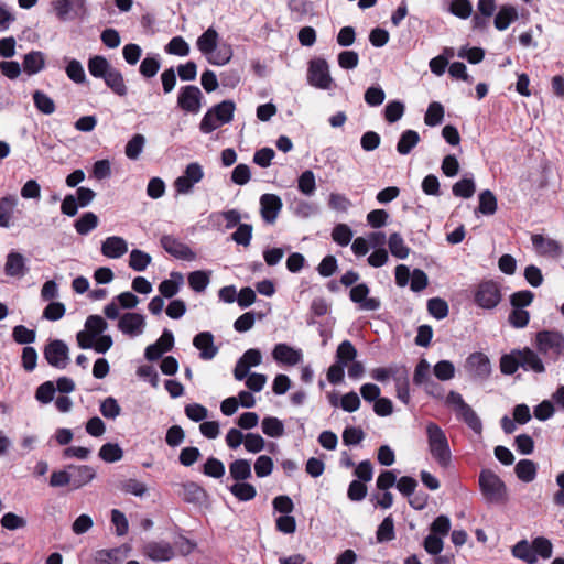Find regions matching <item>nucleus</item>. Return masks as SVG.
Returning <instances> with one entry per match:
<instances>
[{
	"instance_id": "f257e3e1",
	"label": "nucleus",
	"mask_w": 564,
	"mask_h": 564,
	"mask_svg": "<svg viewBox=\"0 0 564 564\" xmlns=\"http://www.w3.org/2000/svg\"><path fill=\"white\" fill-rule=\"evenodd\" d=\"M425 430L431 456L442 468H447L452 462V453L445 432L434 422H429Z\"/></svg>"
},
{
	"instance_id": "f03ea898",
	"label": "nucleus",
	"mask_w": 564,
	"mask_h": 564,
	"mask_svg": "<svg viewBox=\"0 0 564 564\" xmlns=\"http://www.w3.org/2000/svg\"><path fill=\"white\" fill-rule=\"evenodd\" d=\"M445 404L455 412L458 420L463 421L476 434H481L482 423L480 417L473 408L465 402L460 393L449 391L445 399Z\"/></svg>"
},
{
	"instance_id": "7ed1b4c3",
	"label": "nucleus",
	"mask_w": 564,
	"mask_h": 564,
	"mask_svg": "<svg viewBox=\"0 0 564 564\" xmlns=\"http://www.w3.org/2000/svg\"><path fill=\"white\" fill-rule=\"evenodd\" d=\"M480 492L489 503H500L507 500V487L502 479L490 469H482L479 474Z\"/></svg>"
},
{
	"instance_id": "20e7f679",
	"label": "nucleus",
	"mask_w": 564,
	"mask_h": 564,
	"mask_svg": "<svg viewBox=\"0 0 564 564\" xmlns=\"http://www.w3.org/2000/svg\"><path fill=\"white\" fill-rule=\"evenodd\" d=\"M236 106L231 100H224L210 108L200 121V131L210 133L219 127L230 122L234 118Z\"/></svg>"
},
{
	"instance_id": "39448f33",
	"label": "nucleus",
	"mask_w": 564,
	"mask_h": 564,
	"mask_svg": "<svg viewBox=\"0 0 564 564\" xmlns=\"http://www.w3.org/2000/svg\"><path fill=\"white\" fill-rule=\"evenodd\" d=\"M502 300L501 286L497 281L480 282L474 293L475 303L484 310L496 308Z\"/></svg>"
},
{
	"instance_id": "423d86ee",
	"label": "nucleus",
	"mask_w": 564,
	"mask_h": 564,
	"mask_svg": "<svg viewBox=\"0 0 564 564\" xmlns=\"http://www.w3.org/2000/svg\"><path fill=\"white\" fill-rule=\"evenodd\" d=\"M536 349L553 358L564 355V335L558 330H541L535 337Z\"/></svg>"
},
{
	"instance_id": "0eeeda50",
	"label": "nucleus",
	"mask_w": 564,
	"mask_h": 564,
	"mask_svg": "<svg viewBox=\"0 0 564 564\" xmlns=\"http://www.w3.org/2000/svg\"><path fill=\"white\" fill-rule=\"evenodd\" d=\"M203 178V166L197 162H193L189 163L185 167L183 174L174 181L173 186L177 194L188 195L193 192L194 186L198 184Z\"/></svg>"
},
{
	"instance_id": "6e6552de",
	"label": "nucleus",
	"mask_w": 564,
	"mask_h": 564,
	"mask_svg": "<svg viewBox=\"0 0 564 564\" xmlns=\"http://www.w3.org/2000/svg\"><path fill=\"white\" fill-rule=\"evenodd\" d=\"M307 82L318 89H330L333 78L329 74V66L323 58H315L310 62L307 70Z\"/></svg>"
},
{
	"instance_id": "1a4fd4ad",
	"label": "nucleus",
	"mask_w": 564,
	"mask_h": 564,
	"mask_svg": "<svg viewBox=\"0 0 564 564\" xmlns=\"http://www.w3.org/2000/svg\"><path fill=\"white\" fill-rule=\"evenodd\" d=\"M52 7L61 21L82 18L87 13L86 0H55Z\"/></svg>"
},
{
	"instance_id": "9d476101",
	"label": "nucleus",
	"mask_w": 564,
	"mask_h": 564,
	"mask_svg": "<svg viewBox=\"0 0 564 564\" xmlns=\"http://www.w3.org/2000/svg\"><path fill=\"white\" fill-rule=\"evenodd\" d=\"M465 370L474 380L484 381L491 373V362L487 355L474 352L465 361Z\"/></svg>"
},
{
	"instance_id": "9b49d317",
	"label": "nucleus",
	"mask_w": 564,
	"mask_h": 564,
	"mask_svg": "<svg viewBox=\"0 0 564 564\" xmlns=\"http://www.w3.org/2000/svg\"><path fill=\"white\" fill-rule=\"evenodd\" d=\"M46 361L57 369H64L68 365V347L59 339L50 341L44 349Z\"/></svg>"
},
{
	"instance_id": "f8f14e48",
	"label": "nucleus",
	"mask_w": 564,
	"mask_h": 564,
	"mask_svg": "<svg viewBox=\"0 0 564 564\" xmlns=\"http://www.w3.org/2000/svg\"><path fill=\"white\" fill-rule=\"evenodd\" d=\"M203 94L197 86L188 85L181 88L177 105L184 111L197 113L202 108Z\"/></svg>"
},
{
	"instance_id": "ddd939ff",
	"label": "nucleus",
	"mask_w": 564,
	"mask_h": 564,
	"mask_svg": "<svg viewBox=\"0 0 564 564\" xmlns=\"http://www.w3.org/2000/svg\"><path fill=\"white\" fill-rule=\"evenodd\" d=\"M139 303V299L131 292H122L117 295L109 304L104 308V314L109 319H116L120 316V308L131 310Z\"/></svg>"
},
{
	"instance_id": "4468645a",
	"label": "nucleus",
	"mask_w": 564,
	"mask_h": 564,
	"mask_svg": "<svg viewBox=\"0 0 564 564\" xmlns=\"http://www.w3.org/2000/svg\"><path fill=\"white\" fill-rule=\"evenodd\" d=\"M161 246L167 253L177 259L185 261L196 259V253L186 243L171 235H165L161 238Z\"/></svg>"
},
{
	"instance_id": "2eb2a0df",
	"label": "nucleus",
	"mask_w": 564,
	"mask_h": 564,
	"mask_svg": "<svg viewBox=\"0 0 564 564\" xmlns=\"http://www.w3.org/2000/svg\"><path fill=\"white\" fill-rule=\"evenodd\" d=\"M282 207V199L275 194H263L260 197V213L267 224L275 223Z\"/></svg>"
},
{
	"instance_id": "dca6fc26",
	"label": "nucleus",
	"mask_w": 564,
	"mask_h": 564,
	"mask_svg": "<svg viewBox=\"0 0 564 564\" xmlns=\"http://www.w3.org/2000/svg\"><path fill=\"white\" fill-rule=\"evenodd\" d=\"M272 358L286 366H295L303 359V352L301 349H296L288 344H276L272 350Z\"/></svg>"
},
{
	"instance_id": "f3484780",
	"label": "nucleus",
	"mask_w": 564,
	"mask_h": 564,
	"mask_svg": "<svg viewBox=\"0 0 564 564\" xmlns=\"http://www.w3.org/2000/svg\"><path fill=\"white\" fill-rule=\"evenodd\" d=\"M369 288L360 283L351 288L349 297L354 303H358L364 311H377L380 307V301L376 297H368Z\"/></svg>"
},
{
	"instance_id": "a211bd4d",
	"label": "nucleus",
	"mask_w": 564,
	"mask_h": 564,
	"mask_svg": "<svg viewBox=\"0 0 564 564\" xmlns=\"http://www.w3.org/2000/svg\"><path fill=\"white\" fill-rule=\"evenodd\" d=\"M193 345L199 350V357L210 360L218 354V347L214 344V335L210 332H202L193 339Z\"/></svg>"
},
{
	"instance_id": "6ab92c4d",
	"label": "nucleus",
	"mask_w": 564,
	"mask_h": 564,
	"mask_svg": "<svg viewBox=\"0 0 564 564\" xmlns=\"http://www.w3.org/2000/svg\"><path fill=\"white\" fill-rule=\"evenodd\" d=\"M531 241L534 250L541 256L558 257L562 253L560 242L552 238L535 234L532 235Z\"/></svg>"
},
{
	"instance_id": "aec40b11",
	"label": "nucleus",
	"mask_w": 564,
	"mask_h": 564,
	"mask_svg": "<svg viewBox=\"0 0 564 564\" xmlns=\"http://www.w3.org/2000/svg\"><path fill=\"white\" fill-rule=\"evenodd\" d=\"M145 555L152 561H169L175 552L169 542H150L143 547Z\"/></svg>"
},
{
	"instance_id": "412c9836",
	"label": "nucleus",
	"mask_w": 564,
	"mask_h": 564,
	"mask_svg": "<svg viewBox=\"0 0 564 564\" xmlns=\"http://www.w3.org/2000/svg\"><path fill=\"white\" fill-rule=\"evenodd\" d=\"M128 252L127 241L118 236L106 238L101 243V253L110 259L121 258Z\"/></svg>"
},
{
	"instance_id": "4be33fe9",
	"label": "nucleus",
	"mask_w": 564,
	"mask_h": 564,
	"mask_svg": "<svg viewBox=\"0 0 564 564\" xmlns=\"http://www.w3.org/2000/svg\"><path fill=\"white\" fill-rule=\"evenodd\" d=\"M431 366L426 359H421L415 367L413 382L417 386H424L425 390L429 393L434 392V388H437V383H435L430 376Z\"/></svg>"
},
{
	"instance_id": "5701e85b",
	"label": "nucleus",
	"mask_w": 564,
	"mask_h": 564,
	"mask_svg": "<svg viewBox=\"0 0 564 564\" xmlns=\"http://www.w3.org/2000/svg\"><path fill=\"white\" fill-rule=\"evenodd\" d=\"M45 67V54L41 51H31L23 57L22 69L28 76L42 72Z\"/></svg>"
},
{
	"instance_id": "b1692460",
	"label": "nucleus",
	"mask_w": 564,
	"mask_h": 564,
	"mask_svg": "<svg viewBox=\"0 0 564 564\" xmlns=\"http://www.w3.org/2000/svg\"><path fill=\"white\" fill-rule=\"evenodd\" d=\"M72 485L75 489L89 484L96 477V470L88 465L69 466Z\"/></svg>"
},
{
	"instance_id": "393cba45",
	"label": "nucleus",
	"mask_w": 564,
	"mask_h": 564,
	"mask_svg": "<svg viewBox=\"0 0 564 564\" xmlns=\"http://www.w3.org/2000/svg\"><path fill=\"white\" fill-rule=\"evenodd\" d=\"M520 366L524 371L542 373L545 371L544 364L539 355L530 348L520 349Z\"/></svg>"
},
{
	"instance_id": "a878e982",
	"label": "nucleus",
	"mask_w": 564,
	"mask_h": 564,
	"mask_svg": "<svg viewBox=\"0 0 564 564\" xmlns=\"http://www.w3.org/2000/svg\"><path fill=\"white\" fill-rule=\"evenodd\" d=\"M25 259L20 252L12 251L7 256L4 272L9 276H23L25 274Z\"/></svg>"
},
{
	"instance_id": "bb28decb",
	"label": "nucleus",
	"mask_w": 564,
	"mask_h": 564,
	"mask_svg": "<svg viewBox=\"0 0 564 564\" xmlns=\"http://www.w3.org/2000/svg\"><path fill=\"white\" fill-rule=\"evenodd\" d=\"M19 204L15 195H7L0 198V227L9 228L11 226V217Z\"/></svg>"
},
{
	"instance_id": "cd10ccee",
	"label": "nucleus",
	"mask_w": 564,
	"mask_h": 564,
	"mask_svg": "<svg viewBox=\"0 0 564 564\" xmlns=\"http://www.w3.org/2000/svg\"><path fill=\"white\" fill-rule=\"evenodd\" d=\"M118 328L126 335L137 336L141 327V315L137 313H124L120 315Z\"/></svg>"
},
{
	"instance_id": "c85d7f7f",
	"label": "nucleus",
	"mask_w": 564,
	"mask_h": 564,
	"mask_svg": "<svg viewBox=\"0 0 564 564\" xmlns=\"http://www.w3.org/2000/svg\"><path fill=\"white\" fill-rule=\"evenodd\" d=\"M219 35L214 28H208L196 42L197 48L203 55L213 53L218 45Z\"/></svg>"
},
{
	"instance_id": "c756f323",
	"label": "nucleus",
	"mask_w": 564,
	"mask_h": 564,
	"mask_svg": "<svg viewBox=\"0 0 564 564\" xmlns=\"http://www.w3.org/2000/svg\"><path fill=\"white\" fill-rule=\"evenodd\" d=\"M183 283V274L181 272H172L170 279L164 280L160 283L159 291L163 296L170 299L178 292Z\"/></svg>"
},
{
	"instance_id": "7c9ffc66",
	"label": "nucleus",
	"mask_w": 564,
	"mask_h": 564,
	"mask_svg": "<svg viewBox=\"0 0 564 564\" xmlns=\"http://www.w3.org/2000/svg\"><path fill=\"white\" fill-rule=\"evenodd\" d=\"M518 10L513 6H502L495 18V26L499 31H503L518 20Z\"/></svg>"
},
{
	"instance_id": "2f4dec72",
	"label": "nucleus",
	"mask_w": 564,
	"mask_h": 564,
	"mask_svg": "<svg viewBox=\"0 0 564 564\" xmlns=\"http://www.w3.org/2000/svg\"><path fill=\"white\" fill-rule=\"evenodd\" d=\"M420 142V135L414 130H405L402 132L398 144H397V151L401 155L409 154Z\"/></svg>"
},
{
	"instance_id": "473e14b6",
	"label": "nucleus",
	"mask_w": 564,
	"mask_h": 564,
	"mask_svg": "<svg viewBox=\"0 0 564 564\" xmlns=\"http://www.w3.org/2000/svg\"><path fill=\"white\" fill-rule=\"evenodd\" d=\"M388 246L391 254L398 259H406L410 254V248L405 245L404 239L399 232L389 236Z\"/></svg>"
},
{
	"instance_id": "72a5a7b5",
	"label": "nucleus",
	"mask_w": 564,
	"mask_h": 564,
	"mask_svg": "<svg viewBox=\"0 0 564 564\" xmlns=\"http://www.w3.org/2000/svg\"><path fill=\"white\" fill-rule=\"evenodd\" d=\"M511 552L516 558L522 560L528 564H535L538 562L535 553L532 550V543L530 544L527 540H521L516 543Z\"/></svg>"
},
{
	"instance_id": "f704fd0d",
	"label": "nucleus",
	"mask_w": 564,
	"mask_h": 564,
	"mask_svg": "<svg viewBox=\"0 0 564 564\" xmlns=\"http://www.w3.org/2000/svg\"><path fill=\"white\" fill-rule=\"evenodd\" d=\"M229 474L236 481H243L251 477V464L247 459H236L229 465Z\"/></svg>"
},
{
	"instance_id": "c9c22d12",
	"label": "nucleus",
	"mask_w": 564,
	"mask_h": 564,
	"mask_svg": "<svg viewBox=\"0 0 564 564\" xmlns=\"http://www.w3.org/2000/svg\"><path fill=\"white\" fill-rule=\"evenodd\" d=\"M521 352L520 349H514L500 358V370L503 375H513L519 368Z\"/></svg>"
},
{
	"instance_id": "e433bc0d",
	"label": "nucleus",
	"mask_w": 564,
	"mask_h": 564,
	"mask_svg": "<svg viewBox=\"0 0 564 564\" xmlns=\"http://www.w3.org/2000/svg\"><path fill=\"white\" fill-rule=\"evenodd\" d=\"M514 471L520 480L531 482L536 476V464L530 459H521L516 465Z\"/></svg>"
},
{
	"instance_id": "4c0bfd02",
	"label": "nucleus",
	"mask_w": 564,
	"mask_h": 564,
	"mask_svg": "<svg viewBox=\"0 0 564 564\" xmlns=\"http://www.w3.org/2000/svg\"><path fill=\"white\" fill-rule=\"evenodd\" d=\"M207 61L217 66L226 65L232 57V50L230 45L221 44L217 45V48L205 56Z\"/></svg>"
},
{
	"instance_id": "58836bf2",
	"label": "nucleus",
	"mask_w": 564,
	"mask_h": 564,
	"mask_svg": "<svg viewBox=\"0 0 564 564\" xmlns=\"http://www.w3.org/2000/svg\"><path fill=\"white\" fill-rule=\"evenodd\" d=\"M112 68L110 63L104 56H94L88 61V70L96 78H104Z\"/></svg>"
},
{
	"instance_id": "ea45409f",
	"label": "nucleus",
	"mask_w": 564,
	"mask_h": 564,
	"mask_svg": "<svg viewBox=\"0 0 564 564\" xmlns=\"http://www.w3.org/2000/svg\"><path fill=\"white\" fill-rule=\"evenodd\" d=\"M98 225V217L91 212L83 214L79 219L75 221V229L79 235H87Z\"/></svg>"
},
{
	"instance_id": "a19ab883",
	"label": "nucleus",
	"mask_w": 564,
	"mask_h": 564,
	"mask_svg": "<svg viewBox=\"0 0 564 564\" xmlns=\"http://www.w3.org/2000/svg\"><path fill=\"white\" fill-rule=\"evenodd\" d=\"M262 432L270 437H281L284 434V425L274 416H267L261 422Z\"/></svg>"
},
{
	"instance_id": "79ce46f5",
	"label": "nucleus",
	"mask_w": 564,
	"mask_h": 564,
	"mask_svg": "<svg viewBox=\"0 0 564 564\" xmlns=\"http://www.w3.org/2000/svg\"><path fill=\"white\" fill-rule=\"evenodd\" d=\"M231 494L241 501L252 500L257 495V489L253 485L243 481H237L230 487Z\"/></svg>"
},
{
	"instance_id": "37998d69",
	"label": "nucleus",
	"mask_w": 564,
	"mask_h": 564,
	"mask_svg": "<svg viewBox=\"0 0 564 564\" xmlns=\"http://www.w3.org/2000/svg\"><path fill=\"white\" fill-rule=\"evenodd\" d=\"M357 350L349 340H344L339 344L336 350V362L347 366L348 362L355 361Z\"/></svg>"
},
{
	"instance_id": "c03bdc74",
	"label": "nucleus",
	"mask_w": 564,
	"mask_h": 564,
	"mask_svg": "<svg viewBox=\"0 0 564 564\" xmlns=\"http://www.w3.org/2000/svg\"><path fill=\"white\" fill-rule=\"evenodd\" d=\"M376 538L379 543L389 542L395 538L394 521L391 516L386 517L379 524Z\"/></svg>"
},
{
	"instance_id": "a18cd8bd",
	"label": "nucleus",
	"mask_w": 564,
	"mask_h": 564,
	"mask_svg": "<svg viewBox=\"0 0 564 564\" xmlns=\"http://www.w3.org/2000/svg\"><path fill=\"white\" fill-rule=\"evenodd\" d=\"M122 456L123 452L116 443H106L99 449V457L106 463L119 462Z\"/></svg>"
},
{
	"instance_id": "49530a36",
	"label": "nucleus",
	"mask_w": 564,
	"mask_h": 564,
	"mask_svg": "<svg viewBox=\"0 0 564 564\" xmlns=\"http://www.w3.org/2000/svg\"><path fill=\"white\" fill-rule=\"evenodd\" d=\"M444 119V108L440 102H431L427 107L424 122L429 127H435L442 123Z\"/></svg>"
},
{
	"instance_id": "de8ad7c7",
	"label": "nucleus",
	"mask_w": 564,
	"mask_h": 564,
	"mask_svg": "<svg viewBox=\"0 0 564 564\" xmlns=\"http://www.w3.org/2000/svg\"><path fill=\"white\" fill-rule=\"evenodd\" d=\"M478 210L484 215H494L497 210V198L494 193L486 189L479 195Z\"/></svg>"
},
{
	"instance_id": "09e8293b",
	"label": "nucleus",
	"mask_w": 564,
	"mask_h": 564,
	"mask_svg": "<svg viewBox=\"0 0 564 564\" xmlns=\"http://www.w3.org/2000/svg\"><path fill=\"white\" fill-rule=\"evenodd\" d=\"M354 232L351 228L346 224H338L333 228L332 238L333 240L341 246H348L352 239Z\"/></svg>"
},
{
	"instance_id": "8fccbe9b",
	"label": "nucleus",
	"mask_w": 564,
	"mask_h": 564,
	"mask_svg": "<svg viewBox=\"0 0 564 564\" xmlns=\"http://www.w3.org/2000/svg\"><path fill=\"white\" fill-rule=\"evenodd\" d=\"M34 105L44 115H52L55 111L54 100L41 90L33 94Z\"/></svg>"
},
{
	"instance_id": "3c124183",
	"label": "nucleus",
	"mask_w": 564,
	"mask_h": 564,
	"mask_svg": "<svg viewBox=\"0 0 564 564\" xmlns=\"http://www.w3.org/2000/svg\"><path fill=\"white\" fill-rule=\"evenodd\" d=\"M297 187L299 191L306 196L314 194L316 189V180L314 173L311 170H306L300 175Z\"/></svg>"
},
{
	"instance_id": "603ef678",
	"label": "nucleus",
	"mask_w": 564,
	"mask_h": 564,
	"mask_svg": "<svg viewBox=\"0 0 564 564\" xmlns=\"http://www.w3.org/2000/svg\"><path fill=\"white\" fill-rule=\"evenodd\" d=\"M209 273L206 271H194L188 274V284L195 292H204L209 284Z\"/></svg>"
},
{
	"instance_id": "864d4df0",
	"label": "nucleus",
	"mask_w": 564,
	"mask_h": 564,
	"mask_svg": "<svg viewBox=\"0 0 564 564\" xmlns=\"http://www.w3.org/2000/svg\"><path fill=\"white\" fill-rule=\"evenodd\" d=\"M427 311L436 319H443L448 315V304L441 297H432L427 301Z\"/></svg>"
},
{
	"instance_id": "5fc2aeb1",
	"label": "nucleus",
	"mask_w": 564,
	"mask_h": 564,
	"mask_svg": "<svg viewBox=\"0 0 564 564\" xmlns=\"http://www.w3.org/2000/svg\"><path fill=\"white\" fill-rule=\"evenodd\" d=\"M165 52L184 57L189 54V45L182 36H174L165 46Z\"/></svg>"
},
{
	"instance_id": "6e6d98bb",
	"label": "nucleus",
	"mask_w": 564,
	"mask_h": 564,
	"mask_svg": "<svg viewBox=\"0 0 564 564\" xmlns=\"http://www.w3.org/2000/svg\"><path fill=\"white\" fill-rule=\"evenodd\" d=\"M102 79L115 93L119 95L126 94L122 75L116 68L112 67Z\"/></svg>"
},
{
	"instance_id": "4d7b16f0",
	"label": "nucleus",
	"mask_w": 564,
	"mask_h": 564,
	"mask_svg": "<svg viewBox=\"0 0 564 564\" xmlns=\"http://www.w3.org/2000/svg\"><path fill=\"white\" fill-rule=\"evenodd\" d=\"M532 550L536 557L541 556L542 558L546 560L552 556L553 544L549 539L544 536H538L532 541Z\"/></svg>"
},
{
	"instance_id": "13d9d810",
	"label": "nucleus",
	"mask_w": 564,
	"mask_h": 564,
	"mask_svg": "<svg viewBox=\"0 0 564 564\" xmlns=\"http://www.w3.org/2000/svg\"><path fill=\"white\" fill-rule=\"evenodd\" d=\"M534 294L529 290L514 292L510 295V305L513 308H527L532 304Z\"/></svg>"
},
{
	"instance_id": "bf43d9fd",
	"label": "nucleus",
	"mask_w": 564,
	"mask_h": 564,
	"mask_svg": "<svg viewBox=\"0 0 564 564\" xmlns=\"http://www.w3.org/2000/svg\"><path fill=\"white\" fill-rule=\"evenodd\" d=\"M448 10L457 18L468 19L473 12V6L469 0H451Z\"/></svg>"
},
{
	"instance_id": "052dcab7",
	"label": "nucleus",
	"mask_w": 564,
	"mask_h": 564,
	"mask_svg": "<svg viewBox=\"0 0 564 564\" xmlns=\"http://www.w3.org/2000/svg\"><path fill=\"white\" fill-rule=\"evenodd\" d=\"M107 328V322L99 315H90L85 322V329L95 337L102 335Z\"/></svg>"
},
{
	"instance_id": "680f3d73",
	"label": "nucleus",
	"mask_w": 564,
	"mask_h": 564,
	"mask_svg": "<svg viewBox=\"0 0 564 564\" xmlns=\"http://www.w3.org/2000/svg\"><path fill=\"white\" fill-rule=\"evenodd\" d=\"M433 373L442 381L451 380L455 376V366L449 360H441L434 366Z\"/></svg>"
},
{
	"instance_id": "e2e57ef3",
	"label": "nucleus",
	"mask_w": 564,
	"mask_h": 564,
	"mask_svg": "<svg viewBox=\"0 0 564 564\" xmlns=\"http://www.w3.org/2000/svg\"><path fill=\"white\" fill-rule=\"evenodd\" d=\"M476 191L473 178H462L453 185V194L457 197L470 198Z\"/></svg>"
},
{
	"instance_id": "0e129e2a",
	"label": "nucleus",
	"mask_w": 564,
	"mask_h": 564,
	"mask_svg": "<svg viewBox=\"0 0 564 564\" xmlns=\"http://www.w3.org/2000/svg\"><path fill=\"white\" fill-rule=\"evenodd\" d=\"M121 408L112 397L106 398L100 404V413L108 420H115L120 415Z\"/></svg>"
},
{
	"instance_id": "69168bd1",
	"label": "nucleus",
	"mask_w": 564,
	"mask_h": 564,
	"mask_svg": "<svg viewBox=\"0 0 564 564\" xmlns=\"http://www.w3.org/2000/svg\"><path fill=\"white\" fill-rule=\"evenodd\" d=\"M508 322L514 328H524L530 322V313L524 308L512 307Z\"/></svg>"
},
{
	"instance_id": "338daca9",
	"label": "nucleus",
	"mask_w": 564,
	"mask_h": 564,
	"mask_svg": "<svg viewBox=\"0 0 564 564\" xmlns=\"http://www.w3.org/2000/svg\"><path fill=\"white\" fill-rule=\"evenodd\" d=\"M252 226L249 224H240L236 231L231 235L232 240L237 245H241L243 247H247L250 245V241L252 239Z\"/></svg>"
},
{
	"instance_id": "774afa93",
	"label": "nucleus",
	"mask_w": 564,
	"mask_h": 564,
	"mask_svg": "<svg viewBox=\"0 0 564 564\" xmlns=\"http://www.w3.org/2000/svg\"><path fill=\"white\" fill-rule=\"evenodd\" d=\"M120 550H100L95 554V561L97 564H122L120 558Z\"/></svg>"
}]
</instances>
